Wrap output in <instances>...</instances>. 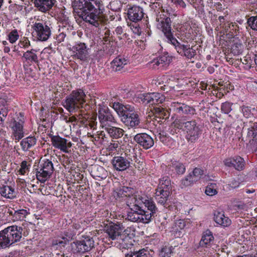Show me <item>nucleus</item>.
Returning <instances> with one entry per match:
<instances>
[{
  "instance_id": "obj_1",
  "label": "nucleus",
  "mask_w": 257,
  "mask_h": 257,
  "mask_svg": "<svg viewBox=\"0 0 257 257\" xmlns=\"http://www.w3.org/2000/svg\"><path fill=\"white\" fill-rule=\"evenodd\" d=\"M97 0H73L74 12L84 21L98 28L103 22L104 16Z\"/></svg>"
},
{
  "instance_id": "obj_2",
  "label": "nucleus",
  "mask_w": 257,
  "mask_h": 257,
  "mask_svg": "<svg viewBox=\"0 0 257 257\" xmlns=\"http://www.w3.org/2000/svg\"><path fill=\"white\" fill-rule=\"evenodd\" d=\"M111 104V106L125 126L128 128L140 127V119L134 107L130 105H123L118 102H112Z\"/></svg>"
},
{
  "instance_id": "obj_3",
  "label": "nucleus",
  "mask_w": 257,
  "mask_h": 257,
  "mask_svg": "<svg viewBox=\"0 0 257 257\" xmlns=\"http://www.w3.org/2000/svg\"><path fill=\"white\" fill-rule=\"evenodd\" d=\"M22 226L12 225L0 231V249L10 247L22 238Z\"/></svg>"
},
{
  "instance_id": "obj_4",
  "label": "nucleus",
  "mask_w": 257,
  "mask_h": 257,
  "mask_svg": "<svg viewBox=\"0 0 257 257\" xmlns=\"http://www.w3.org/2000/svg\"><path fill=\"white\" fill-rule=\"evenodd\" d=\"M85 96L84 92L81 89L73 91L66 97L63 105L69 112H74L80 108L87 106L85 104Z\"/></svg>"
},
{
  "instance_id": "obj_5",
  "label": "nucleus",
  "mask_w": 257,
  "mask_h": 257,
  "mask_svg": "<svg viewBox=\"0 0 257 257\" xmlns=\"http://www.w3.org/2000/svg\"><path fill=\"white\" fill-rule=\"evenodd\" d=\"M175 127L182 129L184 127V130L186 132L187 140L193 143L199 137L201 131L194 120L184 121L182 119H176L174 121Z\"/></svg>"
},
{
  "instance_id": "obj_6",
  "label": "nucleus",
  "mask_w": 257,
  "mask_h": 257,
  "mask_svg": "<svg viewBox=\"0 0 257 257\" xmlns=\"http://www.w3.org/2000/svg\"><path fill=\"white\" fill-rule=\"evenodd\" d=\"M146 208L144 207L141 209L131 210V211L127 213L126 218L128 220L134 222L148 223L156 213L157 209L155 210H148L146 211L145 210Z\"/></svg>"
},
{
  "instance_id": "obj_7",
  "label": "nucleus",
  "mask_w": 257,
  "mask_h": 257,
  "mask_svg": "<svg viewBox=\"0 0 257 257\" xmlns=\"http://www.w3.org/2000/svg\"><path fill=\"white\" fill-rule=\"evenodd\" d=\"M126 203L131 210L141 209L144 207L147 208L148 210H155L157 209L156 205L152 199L146 197H137L135 195L128 196L126 198Z\"/></svg>"
},
{
  "instance_id": "obj_8",
  "label": "nucleus",
  "mask_w": 257,
  "mask_h": 257,
  "mask_svg": "<svg viewBox=\"0 0 257 257\" xmlns=\"http://www.w3.org/2000/svg\"><path fill=\"white\" fill-rule=\"evenodd\" d=\"M94 247V241L89 236L84 237L83 239L76 240L70 244L71 251L75 253H84L90 251Z\"/></svg>"
},
{
  "instance_id": "obj_9",
  "label": "nucleus",
  "mask_w": 257,
  "mask_h": 257,
  "mask_svg": "<svg viewBox=\"0 0 257 257\" xmlns=\"http://www.w3.org/2000/svg\"><path fill=\"white\" fill-rule=\"evenodd\" d=\"M25 118L22 113L10 122L9 126L12 130V137L16 142H19L24 136V124Z\"/></svg>"
},
{
  "instance_id": "obj_10",
  "label": "nucleus",
  "mask_w": 257,
  "mask_h": 257,
  "mask_svg": "<svg viewBox=\"0 0 257 257\" xmlns=\"http://www.w3.org/2000/svg\"><path fill=\"white\" fill-rule=\"evenodd\" d=\"M98 117L100 126L104 130L117 123L116 119L107 107H101L99 105Z\"/></svg>"
},
{
  "instance_id": "obj_11",
  "label": "nucleus",
  "mask_w": 257,
  "mask_h": 257,
  "mask_svg": "<svg viewBox=\"0 0 257 257\" xmlns=\"http://www.w3.org/2000/svg\"><path fill=\"white\" fill-rule=\"evenodd\" d=\"M156 20L158 22V27L162 29L168 41L172 44L173 39H176L173 37L171 32L170 18L164 14H159L157 16Z\"/></svg>"
},
{
  "instance_id": "obj_12",
  "label": "nucleus",
  "mask_w": 257,
  "mask_h": 257,
  "mask_svg": "<svg viewBox=\"0 0 257 257\" xmlns=\"http://www.w3.org/2000/svg\"><path fill=\"white\" fill-rule=\"evenodd\" d=\"M54 171L52 162L46 160L40 165L39 169H37L36 177L38 180L42 183L45 182L51 176Z\"/></svg>"
},
{
  "instance_id": "obj_13",
  "label": "nucleus",
  "mask_w": 257,
  "mask_h": 257,
  "mask_svg": "<svg viewBox=\"0 0 257 257\" xmlns=\"http://www.w3.org/2000/svg\"><path fill=\"white\" fill-rule=\"evenodd\" d=\"M33 33L38 40L45 41L48 39L51 35V30L46 22L43 21H36L32 26Z\"/></svg>"
},
{
  "instance_id": "obj_14",
  "label": "nucleus",
  "mask_w": 257,
  "mask_h": 257,
  "mask_svg": "<svg viewBox=\"0 0 257 257\" xmlns=\"http://www.w3.org/2000/svg\"><path fill=\"white\" fill-rule=\"evenodd\" d=\"M131 153L127 154L124 153V156H120L114 157L112 160V164L114 168L119 171H123L128 169L131 163H133Z\"/></svg>"
},
{
  "instance_id": "obj_15",
  "label": "nucleus",
  "mask_w": 257,
  "mask_h": 257,
  "mask_svg": "<svg viewBox=\"0 0 257 257\" xmlns=\"http://www.w3.org/2000/svg\"><path fill=\"white\" fill-rule=\"evenodd\" d=\"M74 235V233L69 230L62 232L52 239L51 245L56 248L64 247L73 239Z\"/></svg>"
},
{
  "instance_id": "obj_16",
  "label": "nucleus",
  "mask_w": 257,
  "mask_h": 257,
  "mask_svg": "<svg viewBox=\"0 0 257 257\" xmlns=\"http://www.w3.org/2000/svg\"><path fill=\"white\" fill-rule=\"evenodd\" d=\"M172 44L175 47L177 52L182 56H184L188 59L193 58L196 55V52L193 47L190 45L181 44L177 39H173Z\"/></svg>"
},
{
  "instance_id": "obj_17",
  "label": "nucleus",
  "mask_w": 257,
  "mask_h": 257,
  "mask_svg": "<svg viewBox=\"0 0 257 257\" xmlns=\"http://www.w3.org/2000/svg\"><path fill=\"white\" fill-rule=\"evenodd\" d=\"M124 231V227L120 223L109 224L106 228V233L108 238L116 241Z\"/></svg>"
},
{
  "instance_id": "obj_18",
  "label": "nucleus",
  "mask_w": 257,
  "mask_h": 257,
  "mask_svg": "<svg viewBox=\"0 0 257 257\" xmlns=\"http://www.w3.org/2000/svg\"><path fill=\"white\" fill-rule=\"evenodd\" d=\"M50 138L52 145L53 147L63 152H69V149L72 147L71 142L59 136H53Z\"/></svg>"
},
{
  "instance_id": "obj_19",
  "label": "nucleus",
  "mask_w": 257,
  "mask_h": 257,
  "mask_svg": "<svg viewBox=\"0 0 257 257\" xmlns=\"http://www.w3.org/2000/svg\"><path fill=\"white\" fill-rule=\"evenodd\" d=\"M72 50L74 52V57L82 61H87L89 58V53L86 44L79 43L73 46Z\"/></svg>"
},
{
  "instance_id": "obj_20",
  "label": "nucleus",
  "mask_w": 257,
  "mask_h": 257,
  "mask_svg": "<svg viewBox=\"0 0 257 257\" xmlns=\"http://www.w3.org/2000/svg\"><path fill=\"white\" fill-rule=\"evenodd\" d=\"M134 139L141 147L146 150L151 148L154 144L153 139L146 133L138 134Z\"/></svg>"
},
{
  "instance_id": "obj_21",
  "label": "nucleus",
  "mask_w": 257,
  "mask_h": 257,
  "mask_svg": "<svg viewBox=\"0 0 257 257\" xmlns=\"http://www.w3.org/2000/svg\"><path fill=\"white\" fill-rule=\"evenodd\" d=\"M170 110L180 115L193 114L194 109L182 102H173L171 104Z\"/></svg>"
},
{
  "instance_id": "obj_22",
  "label": "nucleus",
  "mask_w": 257,
  "mask_h": 257,
  "mask_svg": "<svg viewBox=\"0 0 257 257\" xmlns=\"http://www.w3.org/2000/svg\"><path fill=\"white\" fill-rule=\"evenodd\" d=\"M203 170L198 168H195L191 173H190L185 179L182 180V184L186 186L190 185L199 180L203 176Z\"/></svg>"
},
{
  "instance_id": "obj_23",
  "label": "nucleus",
  "mask_w": 257,
  "mask_h": 257,
  "mask_svg": "<svg viewBox=\"0 0 257 257\" xmlns=\"http://www.w3.org/2000/svg\"><path fill=\"white\" fill-rule=\"evenodd\" d=\"M224 165L227 167H232L238 171L243 169L245 162L243 159L239 156L230 158L224 161Z\"/></svg>"
},
{
  "instance_id": "obj_24",
  "label": "nucleus",
  "mask_w": 257,
  "mask_h": 257,
  "mask_svg": "<svg viewBox=\"0 0 257 257\" xmlns=\"http://www.w3.org/2000/svg\"><path fill=\"white\" fill-rule=\"evenodd\" d=\"M144 15L143 9L139 6H133L129 8L127 11L128 18L134 22L141 21L143 18Z\"/></svg>"
},
{
  "instance_id": "obj_25",
  "label": "nucleus",
  "mask_w": 257,
  "mask_h": 257,
  "mask_svg": "<svg viewBox=\"0 0 257 257\" xmlns=\"http://www.w3.org/2000/svg\"><path fill=\"white\" fill-rule=\"evenodd\" d=\"M153 113H154V117L152 120L160 123L162 122L163 119L166 120L168 118L170 115L169 111L161 106L154 107Z\"/></svg>"
},
{
  "instance_id": "obj_26",
  "label": "nucleus",
  "mask_w": 257,
  "mask_h": 257,
  "mask_svg": "<svg viewBox=\"0 0 257 257\" xmlns=\"http://www.w3.org/2000/svg\"><path fill=\"white\" fill-rule=\"evenodd\" d=\"M56 2V0H35L34 4L39 11L46 13L53 8Z\"/></svg>"
},
{
  "instance_id": "obj_27",
  "label": "nucleus",
  "mask_w": 257,
  "mask_h": 257,
  "mask_svg": "<svg viewBox=\"0 0 257 257\" xmlns=\"http://www.w3.org/2000/svg\"><path fill=\"white\" fill-rule=\"evenodd\" d=\"M14 221L24 220L29 212L26 209H19L16 210L13 208L9 209L8 211Z\"/></svg>"
},
{
  "instance_id": "obj_28",
  "label": "nucleus",
  "mask_w": 257,
  "mask_h": 257,
  "mask_svg": "<svg viewBox=\"0 0 257 257\" xmlns=\"http://www.w3.org/2000/svg\"><path fill=\"white\" fill-rule=\"evenodd\" d=\"M214 220L216 223L223 227L228 226L231 223V220L225 216L222 212L215 211L214 214Z\"/></svg>"
},
{
  "instance_id": "obj_29",
  "label": "nucleus",
  "mask_w": 257,
  "mask_h": 257,
  "mask_svg": "<svg viewBox=\"0 0 257 257\" xmlns=\"http://www.w3.org/2000/svg\"><path fill=\"white\" fill-rule=\"evenodd\" d=\"M171 191L168 190L156 189L155 198L158 203L162 205H165L168 198L170 194Z\"/></svg>"
},
{
  "instance_id": "obj_30",
  "label": "nucleus",
  "mask_w": 257,
  "mask_h": 257,
  "mask_svg": "<svg viewBox=\"0 0 257 257\" xmlns=\"http://www.w3.org/2000/svg\"><path fill=\"white\" fill-rule=\"evenodd\" d=\"M131 240L130 236L123 233L114 243L119 248L125 249L129 248L132 245Z\"/></svg>"
},
{
  "instance_id": "obj_31",
  "label": "nucleus",
  "mask_w": 257,
  "mask_h": 257,
  "mask_svg": "<svg viewBox=\"0 0 257 257\" xmlns=\"http://www.w3.org/2000/svg\"><path fill=\"white\" fill-rule=\"evenodd\" d=\"M128 61L124 58L118 57L111 62V67L114 71L121 70L126 65Z\"/></svg>"
},
{
  "instance_id": "obj_32",
  "label": "nucleus",
  "mask_w": 257,
  "mask_h": 257,
  "mask_svg": "<svg viewBox=\"0 0 257 257\" xmlns=\"http://www.w3.org/2000/svg\"><path fill=\"white\" fill-rule=\"evenodd\" d=\"M37 140L35 137L29 136L22 140L20 145L24 151H27L36 144Z\"/></svg>"
},
{
  "instance_id": "obj_33",
  "label": "nucleus",
  "mask_w": 257,
  "mask_h": 257,
  "mask_svg": "<svg viewBox=\"0 0 257 257\" xmlns=\"http://www.w3.org/2000/svg\"><path fill=\"white\" fill-rule=\"evenodd\" d=\"M0 194L5 198L13 199L16 197L15 189L10 186H4L0 189Z\"/></svg>"
},
{
  "instance_id": "obj_34",
  "label": "nucleus",
  "mask_w": 257,
  "mask_h": 257,
  "mask_svg": "<svg viewBox=\"0 0 257 257\" xmlns=\"http://www.w3.org/2000/svg\"><path fill=\"white\" fill-rule=\"evenodd\" d=\"M110 137L115 139L121 138L123 135L124 131L119 127H117L111 125L105 129Z\"/></svg>"
},
{
  "instance_id": "obj_35",
  "label": "nucleus",
  "mask_w": 257,
  "mask_h": 257,
  "mask_svg": "<svg viewBox=\"0 0 257 257\" xmlns=\"http://www.w3.org/2000/svg\"><path fill=\"white\" fill-rule=\"evenodd\" d=\"M92 176L96 179H103L106 178L107 171L99 166H95L92 170Z\"/></svg>"
},
{
  "instance_id": "obj_36",
  "label": "nucleus",
  "mask_w": 257,
  "mask_h": 257,
  "mask_svg": "<svg viewBox=\"0 0 257 257\" xmlns=\"http://www.w3.org/2000/svg\"><path fill=\"white\" fill-rule=\"evenodd\" d=\"M7 101L4 99H0V125L3 123L4 118L8 115V107Z\"/></svg>"
},
{
  "instance_id": "obj_37",
  "label": "nucleus",
  "mask_w": 257,
  "mask_h": 257,
  "mask_svg": "<svg viewBox=\"0 0 257 257\" xmlns=\"http://www.w3.org/2000/svg\"><path fill=\"white\" fill-rule=\"evenodd\" d=\"M81 122L86 126H89L91 129H96V115L89 116L87 118L85 117V119H83Z\"/></svg>"
},
{
  "instance_id": "obj_38",
  "label": "nucleus",
  "mask_w": 257,
  "mask_h": 257,
  "mask_svg": "<svg viewBox=\"0 0 257 257\" xmlns=\"http://www.w3.org/2000/svg\"><path fill=\"white\" fill-rule=\"evenodd\" d=\"M157 189L171 191V181L168 177H163L159 180L158 187Z\"/></svg>"
},
{
  "instance_id": "obj_39",
  "label": "nucleus",
  "mask_w": 257,
  "mask_h": 257,
  "mask_svg": "<svg viewBox=\"0 0 257 257\" xmlns=\"http://www.w3.org/2000/svg\"><path fill=\"white\" fill-rule=\"evenodd\" d=\"M214 237L209 230H206L203 233L202 238L200 241V245H206L213 240Z\"/></svg>"
},
{
  "instance_id": "obj_40",
  "label": "nucleus",
  "mask_w": 257,
  "mask_h": 257,
  "mask_svg": "<svg viewBox=\"0 0 257 257\" xmlns=\"http://www.w3.org/2000/svg\"><path fill=\"white\" fill-rule=\"evenodd\" d=\"M34 50H31V51H27L23 54V58L26 61L28 62H38V57L36 53L34 52Z\"/></svg>"
},
{
  "instance_id": "obj_41",
  "label": "nucleus",
  "mask_w": 257,
  "mask_h": 257,
  "mask_svg": "<svg viewBox=\"0 0 257 257\" xmlns=\"http://www.w3.org/2000/svg\"><path fill=\"white\" fill-rule=\"evenodd\" d=\"M247 136L251 138H255L257 137V121L249 122Z\"/></svg>"
},
{
  "instance_id": "obj_42",
  "label": "nucleus",
  "mask_w": 257,
  "mask_h": 257,
  "mask_svg": "<svg viewBox=\"0 0 257 257\" xmlns=\"http://www.w3.org/2000/svg\"><path fill=\"white\" fill-rule=\"evenodd\" d=\"M165 100L164 95L160 93H152V99L151 104H159L162 103Z\"/></svg>"
},
{
  "instance_id": "obj_43",
  "label": "nucleus",
  "mask_w": 257,
  "mask_h": 257,
  "mask_svg": "<svg viewBox=\"0 0 257 257\" xmlns=\"http://www.w3.org/2000/svg\"><path fill=\"white\" fill-rule=\"evenodd\" d=\"M173 247L169 244L162 246L159 251L160 257H171L172 253Z\"/></svg>"
},
{
  "instance_id": "obj_44",
  "label": "nucleus",
  "mask_w": 257,
  "mask_h": 257,
  "mask_svg": "<svg viewBox=\"0 0 257 257\" xmlns=\"http://www.w3.org/2000/svg\"><path fill=\"white\" fill-rule=\"evenodd\" d=\"M158 57L163 68L167 67L172 61V57L168 53H164Z\"/></svg>"
},
{
  "instance_id": "obj_45",
  "label": "nucleus",
  "mask_w": 257,
  "mask_h": 257,
  "mask_svg": "<svg viewBox=\"0 0 257 257\" xmlns=\"http://www.w3.org/2000/svg\"><path fill=\"white\" fill-rule=\"evenodd\" d=\"M130 152L131 153L132 157L133 158L134 163V166L135 168L138 169L139 170H142L143 169V162L139 160L137 157V155L135 153L134 149L133 150V152Z\"/></svg>"
},
{
  "instance_id": "obj_46",
  "label": "nucleus",
  "mask_w": 257,
  "mask_h": 257,
  "mask_svg": "<svg viewBox=\"0 0 257 257\" xmlns=\"http://www.w3.org/2000/svg\"><path fill=\"white\" fill-rule=\"evenodd\" d=\"M158 80L159 81V84L163 85V86H161V89L165 90L166 89V87H171V86L169 85L170 81L171 80L169 76L163 75Z\"/></svg>"
},
{
  "instance_id": "obj_47",
  "label": "nucleus",
  "mask_w": 257,
  "mask_h": 257,
  "mask_svg": "<svg viewBox=\"0 0 257 257\" xmlns=\"http://www.w3.org/2000/svg\"><path fill=\"white\" fill-rule=\"evenodd\" d=\"M172 167L175 168L176 172L178 174H183L185 171L184 165L177 161H174L172 163Z\"/></svg>"
},
{
  "instance_id": "obj_48",
  "label": "nucleus",
  "mask_w": 257,
  "mask_h": 257,
  "mask_svg": "<svg viewBox=\"0 0 257 257\" xmlns=\"http://www.w3.org/2000/svg\"><path fill=\"white\" fill-rule=\"evenodd\" d=\"M243 51V46L240 43L233 44L231 48V53L234 55H238Z\"/></svg>"
},
{
  "instance_id": "obj_49",
  "label": "nucleus",
  "mask_w": 257,
  "mask_h": 257,
  "mask_svg": "<svg viewBox=\"0 0 257 257\" xmlns=\"http://www.w3.org/2000/svg\"><path fill=\"white\" fill-rule=\"evenodd\" d=\"M146 250L141 249L138 251L131 252L125 254V257H148Z\"/></svg>"
},
{
  "instance_id": "obj_50",
  "label": "nucleus",
  "mask_w": 257,
  "mask_h": 257,
  "mask_svg": "<svg viewBox=\"0 0 257 257\" xmlns=\"http://www.w3.org/2000/svg\"><path fill=\"white\" fill-rule=\"evenodd\" d=\"M138 98L144 103L148 104L151 103L152 93L140 94Z\"/></svg>"
},
{
  "instance_id": "obj_51",
  "label": "nucleus",
  "mask_w": 257,
  "mask_h": 257,
  "mask_svg": "<svg viewBox=\"0 0 257 257\" xmlns=\"http://www.w3.org/2000/svg\"><path fill=\"white\" fill-rule=\"evenodd\" d=\"M247 23L252 30L257 31V16L249 17Z\"/></svg>"
},
{
  "instance_id": "obj_52",
  "label": "nucleus",
  "mask_w": 257,
  "mask_h": 257,
  "mask_svg": "<svg viewBox=\"0 0 257 257\" xmlns=\"http://www.w3.org/2000/svg\"><path fill=\"white\" fill-rule=\"evenodd\" d=\"M149 66L150 67L154 69H158L163 68L161 65V62L159 57H157L149 63Z\"/></svg>"
},
{
  "instance_id": "obj_53",
  "label": "nucleus",
  "mask_w": 257,
  "mask_h": 257,
  "mask_svg": "<svg viewBox=\"0 0 257 257\" xmlns=\"http://www.w3.org/2000/svg\"><path fill=\"white\" fill-rule=\"evenodd\" d=\"M9 40L11 43H15L19 38V36L16 30L11 31L8 35Z\"/></svg>"
},
{
  "instance_id": "obj_54",
  "label": "nucleus",
  "mask_w": 257,
  "mask_h": 257,
  "mask_svg": "<svg viewBox=\"0 0 257 257\" xmlns=\"http://www.w3.org/2000/svg\"><path fill=\"white\" fill-rule=\"evenodd\" d=\"M29 171V166L27 165V162L24 161L21 163V168L18 172L21 175H25Z\"/></svg>"
},
{
  "instance_id": "obj_55",
  "label": "nucleus",
  "mask_w": 257,
  "mask_h": 257,
  "mask_svg": "<svg viewBox=\"0 0 257 257\" xmlns=\"http://www.w3.org/2000/svg\"><path fill=\"white\" fill-rule=\"evenodd\" d=\"M221 109L224 113H228L231 110V104L228 102L222 103Z\"/></svg>"
},
{
  "instance_id": "obj_56",
  "label": "nucleus",
  "mask_w": 257,
  "mask_h": 257,
  "mask_svg": "<svg viewBox=\"0 0 257 257\" xmlns=\"http://www.w3.org/2000/svg\"><path fill=\"white\" fill-rule=\"evenodd\" d=\"M174 225L176 230L183 229L186 225L185 221L183 219L176 220Z\"/></svg>"
},
{
  "instance_id": "obj_57",
  "label": "nucleus",
  "mask_w": 257,
  "mask_h": 257,
  "mask_svg": "<svg viewBox=\"0 0 257 257\" xmlns=\"http://www.w3.org/2000/svg\"><path fill=\"white\" fill-rule=\"evenodd\" d=\"M242 112L245 117H249L252 115L251 109L248 106H243L242 107Z\"/></svg>"
},
{
  "instance_id": "obj_58",
  "label": "nucleus",
  "mask_w": 257,
  "mask_h": 257,
  "mask_svg": "<svg viewBox=\"0 0 257 257\" xmlns=\"http://www.w3.org/2000/svg\"><path fill=\"white\" fill-rule=\"evenodd\" d=\"M119 143L118 141H112L110 143L108 147V149L110 151H114L116 150V149L119 147Z\"/></svg>"
},
{
  "instance_id": "obj_59",
  "label": "nucleus",
  "mask_w": 257,
  "mask_h": 257,
  "mask_svg": "<svg viewBox=\"0 0 257 257\" xmlns=\"http://www.w3.org/2000/svg\"><path fill=\"white\" fill-rule=\"evenodd\" d=\"M217 193L215 189L212 188L210 187H207L205 190V193L209 196H212Z\"/></svg>"
},
{
  "instance_id": "obj_60",
  "label": "nucleus",
  "mask_w": 257,
  "mask_h": 257,
  "mask_svg": "<svg viewBox=\"0 0 257 257\" xmlns=\"http://www.w3.org/2000/svg\"><path fill=\"white\" fill-rule=\"evenodd\" d=\"M172 2L176 6L185 8L186 6V4L183 0H171Z\"/></svg>"
},
{
  "instance_id": "obj_61",
  "label": "nucleus",
  "mask_w": 257,
  "mask_h": 257,
  "mask_svg": "<svg viewBox=\"0 0 257 257\" xmlns=\"http://www.w3.org/2000/svg\"><path fill=\"white\" fill-rule=\"evenodd\" d=\"M158 138L163 143L167 141V138L166 137L165 133L164 132H162V133H160L158 135Z\"/></svg>"
},
{
  "instance_id": "obj_62",
  "label": "nucleus",
  "mask_w": 257,
  "mask_h": 257,
  "mask_svg": "<svg viewBox=\"0 0 257 257\" xmlns=\"http://www.w3.org/2000/svg\"><path fill=\"white\" fill-rule=\"evenodd\" d=\"M240 183L238 181L233 179L229 182V186L233 188H235L239 186Z\"/></svg>"
},
{
  "instance_id": "obj_63",
  "label": "nucleus",
  "mask_w": 257,
  "mask_h": 257,
  "mask_svg": "<svg viewBox=\"0 0 257 257\" xmlns=\"http://www.w3.org/2000/svg\"><path fill=\"white\" fill-rule=\"evenodd\" d=\"M251 145L252 151L256 152L257 151V137L255 138H252Z\"/></svg>"
},
{
  "instance_id": "obj_64",
  "label": "nucleus",
  "mask_w": 257,
  "mask_h": 257,
  "mask_svg": "<svg viewBox=\"0 0 257 257\" xmlns=\"http://www.w3.org/2000/svg\"><path fill=\"white\" fill-rule=\"evenodd\" d=\"M131 29L132 30V31H133L134 33L137 34V35H140L141 33V29L140 28L136 26H131Z\"/></svg>"
}]
</instances>
